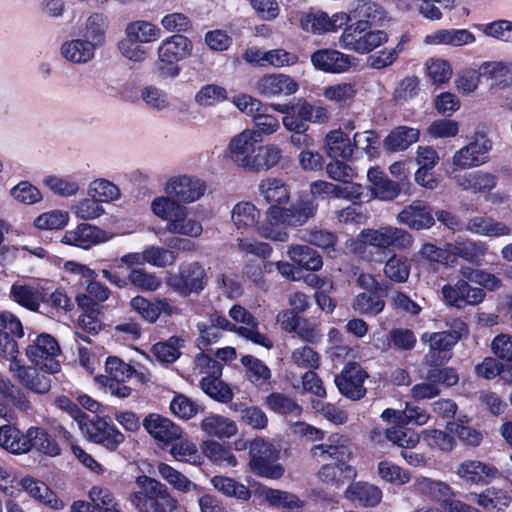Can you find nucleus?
I'll return each mask as SVG.
<instances>
[{
	"label": "nucleus",
	"mask_w": 512,
	"mask_h": 512,
	"mask_svg": "<svg viewBox=\"0 0 512 512\" xmlns=\"http://www.w3.org/2000/svg\"><path fill=\"white\" fill-rule=\"evenodd\" d=\"M201 429L208 436L217 437L219 439L230 438L237 433L235 422L220 415H212L204 418L201 422Z\"/></svg>",
	"instance_id": "48"
},
{
	"label": "nucleus",
	"mask_w": 512,
	"mask_h": 512,
	"mask_svg": "<svg viewBox=\"0 0 512 512\" xmlns=\"http://www.w3.org/2000/svg\"><path fill=\"white\" fill-rule=\"evenodd\" d=\"M241 363L246 369V378L260 391L268 392L273 388L270 368L253 355L241 357Z\"/></svg>",
	"instance_id": "35"
},
{
	"label": "nucleus",
	"mask_w": 512,
	"mask_h": 512,
	"mask_svg": "<svg viewBox=\"0 0 512 512\" xmlns=\"http://www.w3.org/2000/svg\"><path fill=\"white\" fill-rule=\"evenodd\" d=\"M262 142L257 131L246 129L230 140L227 156L247 171H268L279 163L282 150L275 144L262 145Z\"/></svg>",
	"instance_id": "2"
},
{
	"label": "nucleus",
	"mask_w": 512,
	"mask_h": 512,
	"mask_svg": "<svg viewBox=\"0 0 512 512\" xmlns=\"http://www.w3.org/2000/svg\"><path fill=\"white\" fill-rule=\"evenodd\" d=\"M345 498L355 506L376 507L382 499L379 487L364 481H353L345 490Z\"/></svg>",
	"instance_id": "34"
},
{
	"label": "nucleus",
	"mask_w": 512,
	"mask_h": 512,
	"mask_svg": "<svg viewBox=\"0 0 512 512\" xmlns=\"http://www.w3.org/2000/svg\"><path fill=\"white\" fill-rule=\"evenodd\" d=\"M368 377L367 372L357 362L345 364L339 374L335 376L334 382L341 395L347 399L357 401L366 395L364 382Z\"/></svg>",
	"instance_id": "15"
},
{
	"label": "nucleus",
	"mask_w": 512,
	"mask_h": 512,
	"mask_svg": "<svg viewBox=\"0 0 512 512\" xmlns=\"http://www.w3.org/2000/svg\"><path fill=\"white\" fill-rule=\"evenodd\" d=\"M354 58L334 48H320L312 52L310 61L315 70L328 74L347 72Z\"/></svg>",
	"instance_id": "22"
},
{
	"label": "nucleus",
	"mask_w": 512,
	"mask_h": 512,
	"mask_svg": "<svg viewBox=\"0 0 512 512\" xmlns=\"http://www.w3.org/2000/svg\"><path fill=\"white\" fill-rule=\"evenodd\" d=\"M287 254L299 269L315 272L320 270L323 266L321 255L309 246L291 245Z\"/></svg>",
	"instance_id": "41"
},
{
	"label": "nucleus",
	"mask_w": 512,
	"mask_h": 512,
	"mask_svg": "<svg viewBox=\"0 0 512 512\" xmlns=\"http://www.w3.org/2000/svg\"><path fill=\"white\" fill-rule=\"evenodd\" d=\"M214 488L227 497L247 501L251 497L250 489L233 478L216 475L211 480Z\"/></svg>",
	"instance_id": "52"
},
{
	"label": "nucleus",
	"mask_w": 512,
	"mask_h": 512,
	"mask_svg": "<svg viewBox=\"0 0 512 512\" xmlns=\"http://www.w3.org/2000/svg\"><path fill=\"white\" fill-rule=\"evenodd\" d=\"M266 407L279 415L300 416L302 407L289 396L281 392H272L265 399Z\"/></svg>",
	"instance_id": "54"
},
{
	"label": "nucleus",
	"mask_w": 512,
	"mask_h": 512,
	"mask_svg": "<svg viewBox=\"0 0 512 512\" xmlns=\"http://www.w3.org/2000/svg\"><path fill=\"white\" fill-rule=\"evenodd\" d=\"M0 394L20 411L27 412L31 409V403L23 390L2 376H0Z\"/></svg>",
	"instance_id": "57"
},
{
	"label": "nucleus",
	"mask_w": 512,
	"mask_h": 512,
	"mask_svg": "<svg viewBox=\"0 0 512 512\" xmlns=\"http://www.w3.org/2000/svg\"><path fill=\"white\" fill-rule=\"evenodd\" d=\"M299 89V84L291 76L282 73L265 74L256 84V92L263 97L290 96Z\"/></svg>",
	"instance_id": "24"
},
{
	"label": "nucleus",
	"mask_w": 512,
	"mask_h": 512,
	"mask_svg": "<svg viewBox=\"0 0 512 512\" xmlns=\"http://www.w3.org/2000/svg\"><path fill=\"white\" fill-rule=\"evenodd\" d=\"M411 271L409 259L402 255H392L385 263L383 268L384 276L388 282L405 283Z\"/></svg>",
	"instance_id": "51"
},
{
	"label": "nucleus",
	"mask_w": 512,
	"mask_h": 512,
	"mask_svg": "<svg viewBox=\"0 0 512 512\" xmlns=\"http://www.w3.org/2000/svg\"><path fill=\"white\" fill-rule=\"evenodd\" d=\"M453 179L463 190L473 193H489L498 182V177L495 174L482 170L455 173Z\"/></svg>",
	"instance_id": "33"
},
{
	"label": "nucleus",
	"mask_w": 512,
	"mask_h": 512,
	"mask_svg": "<svg viewBox=\"0 0 512 512\" xmlns=\"http://www.w3.org/2000/svg\"><path fill=\"white\" fill-rule=\"evenodd\" d=\"M25 354L32 366H18L15 376L28 390L45 394L51 389L50 378L40 373L56 374L61 370L59 357L62 354L57 339L49 333L37 334L27 345Z\"/></svg>",
	"instance_id": "1"
},
{
	"label": "nucleus",
	"mask_w": 512,
	"mask_h": 512,
	"mask_svg": "<svg viewBox=\"0 0 512 512\" xmlns=\"http://www.w3.org/2000/svg\"><path fill=\"white\" fill-rule=\"evenodd\" d=\"M417 487L421 493L428 496L431 500L443 502L445 506H447L453 495L452 489L448 484L428 478L419 481Z\"/></svg>",
	"instance_id": "59"
},
{
	"label": "nucleus",
	"mask_w": 512,
	"mask_h": 512,
	"mask_svg": "<svg viewBox=\"0 0 512 512\" xmlns=\"http://www.w3.org/2000/svg\"><path fill=\"white\" fill-rule=\"evenodd\" d=\"M206 185L200 179L186 175L170 179L166 185V192L177 201L191 203L198 200L205 192Z\"/></svg>",
	"instance_id": "27"
},
{
	"label": "nucleus",
	"mask_w": 512,
	"mask_h": 512,
	"mask_svg": "<svg viewBox=\"0 0 512 512\" xmlns=\"http://www.w3.org/2000/svg\"><path fill=\"white\" fill-rule=\"evenodd\" d=\"M30 447L29 452H36L48 457L61 455L62 449L59 439L72 443L73 436L62 426H58L54 433L49 432L42 426L29 427Z\"/></svg>",
	"instance_id": "13"
},
{
	"label": "nucleus",
	"mask_w": 512,
	"mask_h": 512,
	"mask_svg": "<svg viewBox=\"0 0 512 512\" xmlns=\"http://www.w3.org/2000/svg\"><path fill=\"white\" fill-rule=\"evenodd\" d=\"M142 424L149 435L165 445L174 442L182 435V430L178 425L160 414H148Z\"/></svg>",
	"instance_id": "30"
},
{
	"label": "nucleus",
	"mask_w": 512,
	"mask_h": 512,
	"mask_svg": "<svg viewBox=\"0 0 512 512\" xmlns=\"http://www.w3.org/2000/svg\"><path fill=\"white\" fill-rule=\"evenodd\" d=\"M340 37L344 49L358 54H368L388 42L389 36L383 30H372L366 22L346 23Z\"/></svg>",
	"instance_id": "12"
},
{
	"label": "nucleus",
	"mask_w": 512,
	"mask_h": 512,
	"mask_svg": "<svg viewBox=\"0 0 512 512\" xmlns=\"http://www.w3.org/2000/svg\"><path fill=\"white\" fill-rule=\"evenodd\" d=\"M102 233L103 231L96 226L81 223L74 230L66 231L62 242L82 249H89L101 241Z\"/></svg>",
	"instance_id": "39"
},
{
	"label": "nucleus",
	"mask_w": 512,
	"mask_h": 512,
	"mask_svg": "<svg viewBox=\"0 0 512 512\" xmlns=\"http://www.w3.org/2000/svg\"><path fill=\"white\" fill-rule=\"evenodd\" d=\"M129 307L131 311L149 324L156 323L161 315L171 317L179 313V309L173 306L167 298L156 296L149 299L136 295L130 299Z\"/></svg>",
	"instance_id": "17"
},
{
	"label": "nucleus",
	"mask_w": 512,
	"mask_h": 512,
	"mask_svg": "<svg viewBox=\"0 0 512 512\" xmlns=\"http://www.w3.org/2000/svg\"><path fill=\"white\" fill-rule=\"evenodd\" d=\"M476 41L475 35L468 29H438L426 35L424 42L430 45H448L461 47Z\"/></svg>",
	"instance_id": "37"
},
{
	"label": "nucleus",
	"mask_w": 512,
	"mask_h": 512,
	"mask_svg": "<svg viewBox=\"0 0 512 512\" xmlns=\"http://www.w3.org/2000/svg\"><path fill=\"white\" fill-rule=\"evenodd\" d=\"M184 343L181 336L173 335L165 341L153 344L151 351L159 362L173 364L180 358V349L184 347Z\"/></svg>",
	"instance_id": "47"
},
{
	"label": "nucleus",
	"mask_w": 512,
	"mask_h": 512,
	"mask_svg": "<svg viewBox=\"0 0 512 512\" xmlns=\"http://www.w3.org/2000/svg\"><path fill=\"white\" fill-rule=\"evenodd\" d=\"M311 454L323 460L350 462L353 458L351 438L346 434L331 433L325 442L312 446Z\"/></svg>",
	"instance_id": "21"
},
{
	"label": "nucleus",
	"mask_w": 512,
	"mask_h": 512,
	"mask_svg": "<svg viewBox=\"0 0 512 512\" xmlns=\"http://www.w3.org/2000/svg\"><path fill=\"white\" fill-rule=\"evenodd\" d=\"M457 475L466 484L485 486L499 476V470L479 460H465L458 466Z\"/></svg>",
	"instance_id": "26"
},
{
	"label": "nucleus",
	"mask_w": 512,
	"mask_h": 512,
	"mask_svg": "<svg viewBox=\"0 0 512 512\" xmlns=\"http://www.w3.org/2000/svg\"><path fill=\"white\" fill-rule=\"evenodd\" d=\"M366 240L372 246L386 249L395 247L398 249L409 248L413 243L412 235L397 227H382L379 230H369Z\"/></svg>",
	"instance_id": "25"
},
{
	"label": "nucleus",
	"mask_w": 512,
	"mask_h": 512,
	"mask_svg": "<svg viewBox=\"0 0 512 512\" xmlns=\"http://www.w3.org/2000/svg\"><path fill=\"white\" fill-rule=\"evenodd\" d=\"M209 277L198 261L183 262L176 273L170 274L166 279L167 286L177 295L187 298L199 295L208 285Z\"/></svg>",
	"instance_id": "11"
},
{
	"label": "nucleus",
	"mask_w": 512,
	"mask_h": 512,
	"mask_svg": "<svg viewBox=\"0 0 512 512\" xmlns=\"http://www.w3.org/2000/svg\"><path fill=\"white\" fill-rule=\"evenodd\" d=\"M357 285L366 290L359 293L353 302V308L360 314L368 316H377L385 308L384 297H387L392 290V283L388 281H378L376 277L369 273H360L357 277Z\"/></svg>",
	"instance_id": "9"
},
{
	"label": "nucleus",
	"mask_w": 512,
	"mask_h": 512,
	"mask_svg": "<svg viewBox=\"0 0 512 512\" xmlns=\"http://www.w3.org/2000/svg\"><path fill=\"white\" fill-rule=\"evenodd\" d=\"M466 499L486 512H504L512 502V495L506 489L490 486L480 493H469Z\"/></svg>",
	"instance_id": "29"
},
{
	"label": "nucleus",
	"mask_w": 512,
	"mask_h": 512,
	"mask_svg": "<svg viewBox=\"0 0 512 512\" xmlns=\"http://www.w3.org/2000/svg\"><path fill=\"white\" fill-rule=\"evenodd\" d=\"M61 53L73 63H86L94 57L95 47L90 41L74 39L61 46Z\"/></svg>",
	"instance_id": "49"
},
{
	"label": "nucleus",
	"mask_w": 512,
	"mask_h": 512,
	"mask_svg": "<svg viewBox=\"0 0 512 512\" xmlns=\"http://www.w3.org/2000/svg\"><path fill=\"white\" fill-rule=\"evenodd\" d=\"M369 439L372 443L383 446L390 442L393 446L402 449H412L420 441V436L415 431L395 430V428H382L379 426L371 429Z\"/></svg>",
	"instance_id": "31"
},
{
	"label": "nucleus",
	"mask_w": 512,
	"mask_h": 512,
	"mask_svg": "<svg viewBox=\"0 0 512 512\" xmlns=\"http://www.w3.org/2000/svg\"><path fill=\"white\" fill-rule=\"evenodd\" d=\"M418 255L422 263H427L434 270H437L439 265L453 263L450 249L441 248L429 242L422 245Z\"/></svg>",
	"instance_id": "56"
},
{
	"label": "nucleus",
	"mask_w": 512,
	"mask_h": 512,
	"mask_svg": "<svg viewBox=\"0 0 512 512\" xmlns=\"http://www.w3.org/2000/svg\"><path fill=\"white\" fill-rule=\"evenodd\" d=\"M202 451L207 458L216 464H226L227 466L234 467L238 463L231 448L216 441H205L202 446Z\"/></svg>",
	"instance_id": "58"
},
{
	"label": "nucleus",
	"mask_w": 512,
	"mask_h": 512,
	"mask_svg": "<svg viewBox=\"0 0 512 512\" xmlns=\"http://www.w3.org/2000/svg\"><path fill=\"white\" fill-rule=\"evenodd\" d=\"M260 211L251 202H240L232 210V221L237 229L256 228L263 222H259Z\"/></svg>",
	"instance_id": "50"
},
{
	"label": "nucleus",
	"mask_w": 512,
	"mask_h": 512,
	"mask_svg": "<svg viewBox=\"0 0 512 512\" xmlns=\"http://www.w3.org/2000/svg\"><path fill=\"white\" fill-rule=\"evenodd\" d=\"M468 334V325L461 319L453 320L449 330L424 333L421 339L429 343V351L424 356V363L427 366L445 365L452 357L453 347Z\"/></svg>",
	"instance_id": "5"
},
{
	"label": "nucleus",
	"mask_w": 512,
	"mask_h": 512,
	"mask_svg": "<svg viewBox=\"0 0 512 512\" xmlns=\"http://www.w3.org/2000/svg\"><path fill=\"white\" fill-rule=\"evenodd\" d=\"M271 108L284 114L282 123L289 132H307L310 122L324 124L330 119L326 107H315L305 99H299L296 104H272Z\"/></svg>",
	"instance_id": "6"
},
{
	"label": "nucleus",
	"mask_w": 512,
	"mask_h": 512,
	"mask_svg": "<svg viewBox=\"0 0 512 512\" xmlns=\"http://www.w3.org/2000/svg\"><path fill=\"white\" fill-rule=\"evenodd\" d=\"M108 22L102 13H93L86 21L85 37L87 41L94 44V47L101 46L105 42Z\"/></svg>",
	"instance_id": "61"
},
{
	"label": "nucleus",
	"mask_w": 512,
	"mask_h": 512,
	"mask_svg": "<svg viewBox=\"0 0 512 512\" xmlns=\"http://www.w3.org/2000/svg\"><path fill=\"white\" fill-rule=\"evenodd\" d=\"M23 336L20 319L9 311H0V359L15 360L19 354L17 339Z\"/></svg>",
	"instance_id": "16"
},
{
	"label": "nucleus",
	"mask_w": 512,
	"mask_h": 512,
	"mask_svg": "<svg viewBox=\"0 0 512 512\" xmlns=\"http://www.w3.org/2000/svg\"><path fill=\"white\" fill-rule=\"evenodd\" d=\"M200 387L205 394L220 403H228L233 398L230 386L220 378H202Z\"/></svg>",
	"instance_id": "60"
},
{
	"label": "nucleus",
	"mask_w": 512,
	"mask_h": 512,
	"mask_svg": "<svg viewBox=\"0 0 512 512\" xmlns=\"http://www.w3.org/2000/svg\"><path fill=\"white\" fill-rule=\"evenodd\" d=\"M472 27L485 36L505 43H512V21L497 19L489 23H475Z\"/></svg>",
	"instance_id": "53"
},
{
	"label": "nucleus",
	"mask_w": 512,
	"mask_h": 512,
	"mask_svg": "<svg viewBox=\"0 0 512 512\" xmlns=\"http://www.w3.org/2000/svg\"><path fill=\"white\" fill-rule=\"evenodd\" d=\"M492 141L481 134L467 145L456 151L452 157L453 165L460 169L478 167L489 160Z\"/></svg>",
	"instance_id": "19"
},
{
	"label": "nucleus",
	"mask_w": 512,
	"mask_h": 512,
	"mask_svg": "<svg viewBox=\"0 0 512 512\" xmlns=\"http://www.w3.org/2000/svg\"><path fill=\"white\" fill-rule=\"evenodd\" d=\"M259 190L270 207H283L289 202L290 191L288 186L280 179L267 178L260 182Z\"/></svg>",
	"instance_id": "44"
},
{
	"label": "nucleus",
	"mask_w": 512,
	"mask_h": 512,
	"mask_svg": "<svg viewBox=\"0 0 512 512\" xmlns=\"http://www.w3.org/2000/svg\"><path fill=\"white\" fill-rule=\"evenodd\" d=\"M126 36L138 40L140 43H149L160 37V29L147 21H134L129 23L125 29Z\"/></svg>",
	"instance_id": "62"
},
{
	"label": "nucleus",
	"mask_w": 512,
	"mask_h": 512,
	"mask_svg": "<svg viewBox=\"0 0 512 512\" xmlns=\"http://www.w3.org/2000/svg\"><path fill=\"white\" fill-rule=\"evenodd\" d=\"M357 477V469L347 461L323 463L316 473L320 483L332 490H340Z\"/></svg>",
	"instance_id": "20"
},
{
	"label": "nucleus",
	"mask_w": 512,
	"mask_h": 512,
	"mask_svg": "<svg viewBox=\"0 0 512 512\" xmlns=\"http://www.w3.org/2000/svg\"><path fill=\"white\" fill-rule=\"evenodd\" d=\"M170 454L174 459L181 462H187L193 465H201L200 455L198 453V449L196 445L188 440L179 438L172 442V446L170 448Z\"/></svg>",
	"instance_id": "63"
},
{
	"label": "nucleus",
	"mask_w": 512,
	"mask_h": 512,
	"mask_svg": "<svg viewBox=\"0 0 512 512\" xmlns=\"http://www.w3.org/2000/svg\"><path fill=\"white\" fill-rule=\"evenodd\" d=\"M356 95V85L350 82L329 85L323 91L324 98L333 102L339 109L350 108L355 101Z\"/></svg>",
	"instance_id": "43"
},
{
	"label": "nucleus",
	"mask_w": 512,
	"mask_h": 512,
	"mask_svg": "<svg viewBox=\"0 0 512 512\" xmlns=\"http://www.w3.org/2000/svg\"><path fill=\"white\" fill-rule=\"evenodd\" d=\"M302 239L310 245L319 247L327 252L335 251V246L338 242V237L335 232L319 226L306 229Z\"/></svg>",
	"instance_id": "55"
},
{
	"label": "nucleus",
	"mask_w": 512,
	"mask_h": 512,
	"mask_svg": "<svg viewBox=\"0 0 512 512\" xmlns=\"http://www.w3.org/2000/svg\"><path fill=\"white\" fill-rule=\"evenodd\" d=\"M350 20L346 13H335L331 17L319 9L310 8L308 11L299 13V25L305 32L314 35H323L329 32H336Z\"/></svg>",
	"instance_id": "14"
},
{
	"label": "nucleus",
	"mask_w": 512,
	"mask_h": 512,
	"mask_svg": "<svg viewBox=\"0 0 512 512\" xmlns=\"http://www.w3.org/2000/svg\"><path fill=\"white\" fill-rule=\"evenodd\" d=\"M318 211V203L308 196H301L289 207H269L266 219L258 226V234L266 239L286 242L289 239L286 227H300L314 218Z\"/></svg>",
	"instance_id": "3"
},
{
	"label": "nucleus",
	"mask_w": 512,
	"mask_h": 512,
	"mask_svg": "<svg viewBox=\"0 0 512 512\" xmlns=\"http://www.w3.org/2000/svg\"><path fill=\"white\" fill-rule=\"evenodd\" d=\"M81 429L85 431L92 442L100 444L110 451H116L125 441L124 434L115 424L99 416L92 420L88 419Z\"/></svg>",
	"instance_id": "18"
},
{
	"label": "nucleus",
	"mask_w": 512,
	"mask_h": 512,
	"mask_svg": "<svg viewBox=\"0 0 512 512\" xmlns=\"http://www.w3.org/2000/svg\"><path fill=\"white\" fill-rule=\"evenodd\" d=\"M10 298L30 311H38L43 299L42 289H36L27 284L14 283L10 288Z\"/></svg>",
	"instance_id": "45"
},
{
	"label": "nucleus",
	"mask_w": 512,
	"mask_h": 512,
	"mask_svg": "<svg viewBox=\"0 0 512 512\" xmlns=\"http://www.w3.org/2000/svg\"><path fill=\"white\" fill-rule=\"evenodd\" d=\"M155 215L167 221V230L174 234L197 237L202 232V225L194 219L187 218V209L176 198L157 197L151 204Z\"/></svg>",
	"instance_id": "7"
},
{
	"label": "nucleus",
	"mask_w": 512,
	"mask_h": 512,
	"mask_svg": "<svg viewBox=\"0 0 512 512\" xmlns=\"http://www.w3.org/2000/svg\"><path fill=\"white\" fill-rule=\"evenodd\" d=\"M139 488L130 494L129 500L138 512H172L177 501L172 497L168 487L147 475L136 478Z\"/></svg>",
	"instance_id": "4"
},
{
	"label": "nucleus",
	"mask_w": 512,
	"mask_h": 512,
	"mask_svg": "<svg viewBox=\"0 0 512 512\" xmlns=\"http://www.w3.org/2000/svg\"><path fill=\"white\" fill-rule=\"evenodd\" d=\"M192 49V41L182 34H174L164 39L157 50L156 69L158 75L163 78L177 77L181 72L178 63L189 57Z\"/></svg>",
	"instance_id": "10"
},
{
	"label": "nucleus",
	"mask_w": 512,
	"mask_h": 512,
	"mask_svg": "<svg viewBox=\"0 0 512 512\" xmlns=\"http://www.w3.org/2000/svg\"><path fill=\"white\" fill-rule=\"evenodd\" d=\"M398 221L417 231L429 229L435 224L432 210L423 200H414L405 206L398 214Z\"/></svg>",
	"instance_id": "28"
},
{
	"label": "nucleus",
	"mask_w": 512,
	"mask_h": 512,
	"mask_svg": "<svg viewBox=\"0 0 512 512\" xmlns=\"http://www.w3.org/2000/svg\"><path fill=\"white\" fill-rule=\"evenodd\" d=\"M41 306L45 314L50 317L60 316L70 312L74 308V303L63 289H56L48 293L42 289Z\"/></svg>",
	"instance_id": "42"
},
{
	"label": "nucleus",
	"mask_w": 512,
	"mask_h": 512,
	"mask_svg": "<svg viewBox=\"0 0 512 512\" xmlns=\"http://www.w3.org/2000/svg\"><path fill=\"white\" fill-rule=\"evenodd\" d=\"M442 295L445 302L458 309L466 305H477L485 298V291L472 287L467 280L460 279L454 285L445 284L442 287Z\"/></svg>",
	"instance_id": "23"
},
{
	"label": "nucleus",
	"mask_w": 512,
	"mask_h": 512,
	"mask_svg": "<svg viewBox=\"0 0 512 512\" xmlns=\"http://www.w3.org/2000/svg\"><path fill=\"white\" fill-rule=\"evenodd\" d=\"M327 155L331 159L349 160L353 155V143L341 129L330 131L325 137Z\"/></svg>",
	"instance_id": "40"
},
{
	"label": "nucleus",
	"mask_w": 512,
	"mask_h": 512,
	"mask_svg": "<svg viewBox=\"0 0 512 512\" xmlns=\"http://www.w3.org/2000/svg\"><path fill=\"white\" fill-rule=\"evenodd\" d=\"M420 131L417 128L400 125L394 127L384 138L383 148L388 153L407 150L419 140Z\"/></svg>",
	"instance_id": "38"
},
{
	"label": "nucleus",
	"mask_w": 512,
	"mask_h": 512,
	"mask_svg": "<svg viewBox=\"0 0 512 512\" xmlns=\"http://www.w3.org/2000/svg\"><path fill=\"white\" fill-rule=\"evenodd\" d=\"M362 149L367 156L377 158L380 156V138L375 130L356 132L353 136V149Z\"/></svg>",
	"instance_id": "64"
},
{
	"label": "nucleus",
	"mask_w": 512,
	"mask_h": 512,
	"mask_svg": "<svg viewBox=\"0 0 512 512\" xmlns=\"http://www.w3.org/2000/svg\"><path fill=\"white\" fill-rule=\"evenodd\" d=\"M367 178L371 184L372 194L379 200L392 201L402 191V185L391 180L379 166L371 167L367 172Z\"/></svg>",
	"instance_id": "32"
},
{
	"label": "nucleus",
	"mask_w": 512,
	"mask_h": 512,
	"mask_svg": "<svg viewBox=\"0 0 512 512\" xmlns=\"http://www.w3.org/2000/svg\"><path fill=\"white\" fill-rule=\"evenodd\" d=\"M466 229L472 233L488 237L508 235L511 231L506 224L483 216H475L469 219Z\"/></svg>",
	"instance_id": "46"
},
{
	"label": "nucleus",
	"mask_w": 512,
	"mask_h": 512,
	"mask_svg": "<svg viewBox=\"0 0 512 512\" xmlns=\"http://www.w3.org/2000/svg\"><path fill=\"white\" fill-rule=\"evenodd\" d=\"M249 470L261 478L277 480L284 473L285 468L278 463L280 450L275 445L263 438H255L249 442Z\"/></svg>",
	"instance_id": "8"
},
{
	"label": "nucleus",
	"mask_w": 512,
	"mask_h": 512,
	"mask_svg": "<svg viewBox=\"0 0 512 512\" xmlns=\"http://www.w3.org/2000/svg\"><path fill=\"white\" fill-rule=\"evenodd\" d=\"M0 447L14 455L27 454L30 447L29 428L22 431L11 424L0 426Z\"/></svg>",
	"instance_id": "36"
}]
</instances>
